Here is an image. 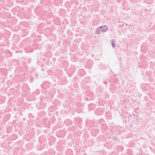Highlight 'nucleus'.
<instances>
[{
	"label": "nucleus",
	"mask_w": 155,
	"mask_h": 155,
	"mask_svg": "<svg viewBox=\"0 0 155 155\" xmlns=\"http://www.w3.org/2000/svg\"><path fill=\"white\" fill-rule=\"evenodd\" d=\"M101 28H102V27L101 26L97 28L95 31V33L96 34L100 33L101 32H102L101 29Z\"/></svg>",
	"instance_id": "nucleus-1"
},
{
	"label": "nucleus",
	"mask_w": 155,
	"mask_h": 155,
	"mask_svg": "<svg viewBox=\"0 0 155 155\" xmlns=\"http://www.w3.org/2000/svg\"><path fill=\"white\" fill-rule=\"evenodd\" d=\"M101 27H102V28L101 29L102 32H105L107 31L108 28L107 26L103 25Z\"/></svg>",
	"instance_id": "nucleus-2"
},
{
	"label": "nucleus",
	"mask_w": 155,
	"mask_h": 155,
	"mask_svg": "<svg viewBox=\"0 0 155 155\" xmlns=\"http://www.w3.org/2000/svg\"><path fill=\"white\" fill-rule=\"evenodd\" d=\"M111 45L112 46L113 48L115 47V41L114 39H113L111 41Z\"/></svg>",
	"instance_id": "nucleus-3"
}]
</instances>
